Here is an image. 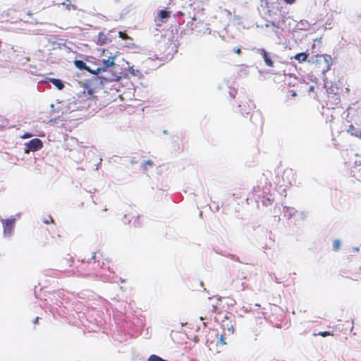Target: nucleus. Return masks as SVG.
<instances>
[{"instance_id": "14", "label": "nucleus", "mask_w": 361, "mask_h": 361, "mask_svg": "<svg viewBox=\"0 0 361 361\" xmlns=\"http://www.w3.org/2000/svg\"><path fill=\"white\" fill-rule=\"evenodd\" d=\"M307 54H306L305 52H301L295 54L293 57H291V59H294L299 63H302L307 59Z\"/></svg>"}, {"instance_id": "2", "label": "nucleus", "mask_w": 361, "mask_h": 361, "mask_svg": "<svg viewBox=\"0 0 361 361\" xmlns=\"http://www.w3.org/2000/svg\"><path fill=\"white\" fill-rule=\"evenodd\" d=\"M94 92H81L74 97V100L70 105L75 107L77 109H87L91 102L94 100L92 93Z\"/></svg>"}, {"instance_id": "13", "label": "nucleus", "mask_w": 361, "mask_h": 361, "mask_svg": "<svg viewBox=\"0 0 361 361\" xmlns=\"http://www.w3.org/2000/svg\"><path fill=\"white\" fill-rule=\"evenodd\" d=\"M347 133L352 136L361 139V130H357L353 124L349 126Z\"/></svg>"}, {"instance_id": "20", "label": "nucleus", "mask_w": 361, "mask_h": 361, "mask_svg": "<svg viewBox=\"0 0 361 361\" xmlns=\"http://www.w3.org/2000/svg\"><path fill=\"white\" fill-rule=\"evenodd\" d=\"M118 36H119V37H121L122 39H124V40L130 39V37L126 32H122V31L118 32Z\"/></svg>"}, {"instance_id": "23", "label": "nucleus", "mask_w": 361, "mask_h": 361, "mask_svg": "<svg viewBox=\"0 0 361 361\" xmlns=\"http://www.w3.org/2000/svg\"><path fill=\"white\" fill-rule=\"evenodd\" d=\"M66 260L67 263L68 264V265H69L70 267H71V266L73 265V262H74V259H73V257H70L69 259H66Z\"/></svg>"}, {"instance_id": "17", "label": "nucleus", "mask_w": 361, "mask_h": 361, "mask_svg": "<svg viewBox=\"0 0 361 361\" xmlns=\"http://www.w3.org/2000/svg\"><path fill=\"white\" fill-rule=\"evenodd\" d=\"M148 361H166V360L162 359L158 355H151L149 358Z\"/></svg>"}, {"instance_id": "5", "label": "nucleus", "mask_w": 361, "mask_h": 361, "mask_svg": "<svg viewBox=\"0 0 361 361\" xmlns=\"http://www.w3.org/2000/svg\"><path fill=\"white\" fill-rule=\"evenodd\" d=\"M43 147V143L39 138H34L25 145V152H35L39 150Z\"/></svg>"}, {"instance_id": "16", "label": "nucleus", "mask_w": 361, "mask_h": 361, "mask_svg": "<svg viewBox=\"0 0 361 361\" xmlns=\"http://www.w3.org/2000/svg\"><path fill=\"white\" fill-rule=\"evenodd\" d=\"M170 16V13L169 11H166V10H161L159 13V17L161 18V19H164V18H169Z\"/></svg>"}, {"instance_id": "32", "label": "nucleus", "mask_w": 361, "mask_h": 361, "mask_svg": "<svg viewBox=\"0 0 361 361\" xmlns=\"http://www.w3.org/2000/svg\"><path fill=\"white\" fill-rule=\"evenodd\" d=\"M295 95H296L295 92H293V94H292V96H293V97H295Z\"/></svg>"}, {"instance_id": "21", "label": "nucleus", "mask_w": 361, "mask_h": 361, "mask_svg": "<svg viewBox=\"0 0 361 361\" xmlns=\"http://www.w3.org/2000/svg\"><path fill=\"white\" fill-rule=\"evenodd\" d=\"M43 222L46 224H49L50 223H54V219H52V217L51 216H49L47 218H45L43 220Z\"/></svg>"}, {"instance_id": "30", "label": "nucleus", "mask_w": 361, "mask_h": 361, "mask_svg": "<svg viewBox=\"0 0 361 361\" xmlns=\"http://www.w3.org/2000/svg\"><path fill=\"white\" fill-rule=\"evenodd\" d=\"M96 258V253H94L92 256V259H95Z\"/></svg>"}, {"instance_id": "11", "label": "nucleus", "mask_w": 361, "mask_h": 361, "mask_svg": "<svg viewBox=\"0 0 361 361\" xmlns=\"http://www.w3.org/2000/svg\"><path fill=\"white\" fill-rule=\"evenodd\" d=\"M250 119L252 122H256V126L262 130L263 126V119L262 116L259 113L252 114L251 115Z\"/></svg>"}, {"instance_id": "19", "label": "nucleus", "mask_w": 361, "mask_h": 361, "mask_svg": "<svg viewBox=\"0 0 361 361\" xmlns=\"http://www.w3.org/2000/svg\"><path fill=\"white\" fill-rule=\"evenodd\" d=\"M340 246H341V242H340L339 240H335L333 242V249H334V250H335V251L338 250L339 248H340Z\"/></svg>"}, {"instance_id": "26", "label": "nucleus", "mask_w": 361, "mask_h": 361, "mask_svg": "<svg viewBox=\"0 0 361 361\" xmlns=\"http://www.w3.org/2000/svg\"><path fill=\"white\" fill-rule=\"evenodd\" d=\"M288 77H289V79H292V78L294 79V80L297 79V77L295 76V75H293V74H290L288 75Z\"/></svg>"}, {"instance_id": "3", "label": "nucleus", "mask_w": 361, "mask_h": 361, "mask_svg": "<svg viewBox=\"0 0 361 361\" xmlns=\"http://www.w3.org/2000/svg\"><path fill=\"white\" fill-rule=\"evenodd\" d=\"M331 56L328 54H318L312 61L315 67L322 73L329 71L331 66Z\"/></svg>"}, {"instance_id": "18", "label": "nucleus", "mask_w": 361, "mask_h": 361, "mask_svg": "<svg viewBox=\"0 0 361 361\" xmlns=\"http://www.w3.org/2000/svg\"><path fill=\"white\" fill-rule=\"evenodd\" d=\"M317 335H319V336H322L323 337H326V336H333V333L330 332V331H319L318 334H314V336H317Z\"/></svg>"}, {"instance_id": "12", "label": "nucleus", "mask_w": 361, "mask_h": 361, "mask_svg": "<svg viewBox=\"0 0 361 361\" xmlns=\"http://www.w3.org/2000/svg\"><path fill=\"white\" fill-rule=\"evenodd\" d=\"M51 82L58 90H62L64 87V85L62 80L56 78H47V80L44 81V83L47 82Z\"/></svg>"}, {"instance_id": "27", "label": "nucleus", "mask_w": 361, "mask_h": 361, "mask_svg": "<svg viewBox=\"0 0 361 361\" xmlns=\"http://www.w3.org/2000/svg\"><path fill=\"white\" fill-rule=\"evenodd\" d=\"M235 53L240 55L241 54V50L240 48H238L235 50Z\"/></svg>"}, {"instance_id": "25", "label": "nucleus", "mask_w": 361, "mask_h": 361, "mask_svg": "<svg viewBox=\"0 0 361 361\" xmlns=\"http://www.w3.org/2000/svg\"><path fill=\"white\" fill-rule=\"evenodd\" d=\"M288 4H293L295 0H283Z\"/></svg>"}, {"instance_id": "35", "label": "nucleus", "mask_w": 361, "mask_h": 361, "mask_svg": "<svg viewBox=\"0 0 361 361\" xmlns=\"http://www.w3.org/2000/svg\"><path fill=\"white\" fill-rule=\"evenodd\" d=\"M183 13L182 12L180 13V16H183Z\"/></svg>"}, {"instance_id": "6", "label": "nucleus", "mask_w": 361, "mask_h": 361, "mask_svg": "<svg viewBox=\"0 0 361 361\" xmlns=\"http://www.w3.org/2000/svg\"><path fill=\"white\" fill-rule=\"evenodd\" d=\"M326 106L329 108H335L340 103V97L338 92H326Z\"/></svg>"}, {"instance_id": "31", "label": "nucleus", "mask_w": 361, "mask_h": 361, "mask_svg": "<svg viewBox=\"0 0 361 361\" xmlns=\"http://www.w3.org/2000/svg\"><path fill=\"white\" fill-rule=\"evenodd\" d=\"M196 20H197V18H196V17H195V16H194V17H192V20L195 21Z\"/></svg>"}, {"instance_id": "34", "label": "nucleus", "mask_w": 361, "mask_h": 361, "mask_svg": "<svg viewBox=\"0 0 361 361\" xmlns=\"http://www.w3.org/2000/svg\"><path fill=\"white\" fill-rule=\"evenodd\" d=\"M231 331H232V332H233V326H231Z\"/></svg>"}, {"instance_id": "24", "label": "nucleus", "mask_w": 361, "mask_h": 361, "mask_svg": "<svg viewBox=\"0 0 361 361\" xmlns=\"http://www.w3.org/2000/svg\"><path fill=\"white\" fill-rule=\"evenodd\" d=\"M32 136V134L27 133L24 134L23 135H22L21 137L22 138H29Z\"/></svg>"}, {"instance_id": "1", "label": "nucleus", "mask_w": 361, "mask_h": 361, "mask_svg": "<svg viewBox=\"0 0 361 361\" xmlns=\"http://www.w3.org/2000/svg\"><path fill=\"white\" fill-rule=\"evenodd\" d=\"M69 109H71L69 112H63L58 117H51L48 122L53 126L64 128H66L67 122L71 123L73 121L75 125L78 124V121H81L84 116L78 114V111L79 109H75V107L71 105L69 106Z\"/></svg>"}, {"instance_id": "15", "label": "nucleus", "mask_w": 361, "mask_h": 361, "mask_svg": "<svg viewBox=\"0 0 361 361\" xmlns=\"http://www.w3.org/2000/svg\"><path fill=\"white\" fill-rule=\"evenodd\" d=\"M108 37L104 32H99L97 35V44L103 45L107 42Z\"/></svg>"}, {"instance_id": "33", "label": "nucleus", "mask_w": 361, "mask_h": 361, "mask_svg": "<svg viewBox=\"0 0 361 361\" xmlns=\"http://www.w3.org/2000/svg\"><path fill=\"white\" fill-rule=\"evenodd\" d=\"M314 87H310V90H313Z\"/></svg>"}, {"instance_id": "10", "label": "nucleus", "mask_w": 361, "mask_h": 361, "mask_svg": "<svg viewBox=\"0 0 361 361\" xmlns=\"http://www.w3.org/2000/svg\"><path fill=\"white\" fill-rule=\"evenodd\" d=\"M259 53H260L261 56H262L266 65L269 67H273L274 62L271 59L270 54L264 49H261L259 50Z\"/></svg>"}, {"instance_id": "28", "label": "nucleus", "mask_w": 361, "mask_h": 361, "mask_svg": "<svg viewBox=\"0 0 361 361\" xmlns=\"http://www.w3.org/2000/svg\"><path fill=\"white\" fill-rule=\"evenodd\" d=\"M39 319V317H37L33 320V323H34L35 324H38Z\"/></svg>"}, {"instance_id": "9", "label": "nucleus", "mask_w": 361, "mask_h": 361, "mask_svg": "<svg viewBox=\"0 0 361 361\" xmlns=\"http://www.w3.org/2000/svg\"><path fill=\"white\" fill-rule=\"evenodd\" d=\"M115 59L116 56H109L106 59H103L101 61L103 66L102 68H97V69H99V73L105 71L108 68L112 67L115 65Z\"/></svg>"}, {"instance_id": "8", "label": "nucleus", "mask_w": 361, "mask_h": 361, "mask_svg": "<svg viewBox=\"0 0 361 361\" xmlns=\"http://www.w3.org/2000/svg\"><path fill=\"white\" fill-rule=\"evenodd\" d=\"M74 64L80 70H85L89 73L94 75H97L98 73H99V69L92 70L86 65V63L84 61L81 60H75Z\"/></svg>"}, {"instance_id": "7", "label": "nucleus", "mask_w": 361, "mask_h": 361, "mask_svg": "<svg viewBox=\"0 0 361 361\" xmlns=\"http://www.w3.org/2000/svg\"><path fill=\"white\" fill-rule=\"evenodd\" d=\"M1 222L3 224L4 227V235H11L14 226H15V219H1Z\"/></svg>"}, {"instance_id": "29", "label": "nucleus", "mask_w": 361, "mask_h": 361, "mask_svg": "<svg viewBox=\"0 0 361 361\" xmlns=\"http://www.w3.org/2000/svg\"><path fill=\"white\" fill-rule=\"evenodd\" d=\"M145 164H147V165H150V166H151V165H152V164H153V162H152V161H151V160H148V161H146Z\"/></svg>"}, {"instance_id": "22", "label": "nucleus", "mask_w": 361, "mask_h": 361, "mask_svg": "<svg viewBox=\"0 0 361 361\" xmlns=\"http://www.w3.org/2000/svg\"><path fill=\"white\" fill-rule=\"evenodd\" d=\"M219 343L221 344H223V345H225L226 344V341H225V338L224 336V335H221L220 338H219Z\"/></svg>"}, {"instance_id": "4", "label": "nucleus", "mask_w": 361, "mask_h": 361, "mask_svg": "<svg viewBox=\"0 0 361 361\" xmlns=\"http://www.w3.org/2000/svg\"><path fill=\"white\" fill-rule=\"evenodd\" d=\"M123 222L125 224L133 221V226L135 228H140L142 226V217L137 214L134 209H130L123 216Z\"/></svg>"}]
</instances>
